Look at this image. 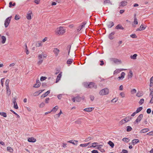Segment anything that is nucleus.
Wrapping results in <instances>:
<instances>
[{"instance_id": "4be33fe9", "label": "nucleus", "mask_w": 153, "mask_h": 153, "mask_svg": "<svg viewBox=\"0 0 153 153\" xmlns=\"http://www.w3.org/2000/svg\"><path fill=\"white\" fill-rule=\"evenodd\" d=\"M150 96H152V97H151V100L150 101V103H153V91H152L150 94H149Z\"/></svg>"}, {"instance_id": "680f3d73", "label": "nucleus", "mask_w": 153, "mask_h": 153, "mask_svg": "<svg viewBox=\"0 0 153 153\" xmlns=\"http://www.w3.org/2000/svg\"><path fill=\"white\" fill-rule=\"evenodd\" d=\"M134 23L135 25H137L138 24V22L136 18L134 19Z\"/></svg>"}, {"instance_id": "a878e982", "label": "nucleus", "mask_w": 153, "mask_h": 153, "mask_svg": "<svg viewBox=\"0 0 153 153\" xmlns=\"http://www.w3.org/2000/svg\"><path fill=\"white\" fill-rule=\"evenodd\" d=\"M58 108H59V107L58 106H57V105L55 107H54V108H53L51 110V112L52 111L53 112H54V113H55L57 110Z\"/></svg>"}, {"instance_id": "7c9ffc66", "label": "nucleus", "mask_w": 153, "mask_h": 153, "mask_svg": "<svg viewBox=\"0 0 153 153\" xmlns=\"http://www.w3.org/2000/svg\"><path fill=\"white\" fill-rule=\"evenodd\" d=\"M143 109V107L141 106L140 107L138 108L136 111V112L138 113L140 112V111H141Z\"/></svg>"}, {"instance_id": "72a5a7b5", "label": "nucleus", "mask_w": 153, "mask_h": 153, "mask_svg": "<svg viewBox=\"0 0 153 153\" xmlns=\"http://www.w3.org/2000/svg\"><path fill=\"white\" fill-rule=\"evenodd\" d=\"M122 140L124 142L128 143L129 141L130 140L128 138L125 137Z\"/></svg>"}, {"instance_id": "aec40b11", "label": "nucleus", "mask_w": 153, "mask_h": 153, "mask_svg": "<svg viewBox=\"0 0 153 153\" xmlns=\"http://www.w3.org/2000/svg\"><path fill=\"white\" fill-rule=\"evenodd\" d=\"M127 3V2L126 1H122L120 3V6L124 7L126 6Z\"/></svg>"}, {"instance_id": "f257e3e1", "label": "nucleus", "mask_w": 153, "mask_h": 153, "mask_svg": "<svg viewBox=\"0 0 153 153\" xmlns=\"http://www.w3.org/2000/svg\"><path fill=\"white\" fill-rule=\"evenodd\" d=\"M65 32V30L63 27H60L57 28L56 32V34L58 35H63Z\"/></svg>"}, {"instance_id": "423d86ee", "label": "nucleus", "mask_w": 153, "mask_h": 153, "mask_svg": "<svg viewBox=\"0 0 153 153\" xmlns=\"http://www.w3.org/2000/svg\"><path fill=\"white\" fill-rule=\"evenodd\" d=\"M143 114H140L137 117L136 120L134 122V123L135 124L136 123H137L140 122L141 120L143 117Z\"/></svg>"}, {"instance_id": "dca6fc26", "label": "nucleus", "mask_w": 153, "mask_h": 153, "mask_svg": "<svg viewBox=\"0 0 153 153\" xmlns=\"http://www.w3.org/2000/svg\"><path fill=\"white\" fill-rule=\"evenodd\" d=\"M94 109V107L86 108L84 109V111H85L91 112Z\"/></svg>"}, {"instance_id": "603ef678", "label": "nucleus", "mask_w": 153, "mask_h": 153, "mask_svg": "<svg viewBox=\"0 0 153 153\" xmlns=\"http://www.w3.org/2000/svg\"><path fill=\"white\" fill-rule=\"evenodd\" d=\"M14 106H13L14 108L16 109H18V107L17 105V102H16V103H14Z\"/></svg>"}, {"instance_id": "0e129e2a", "label": "nucleus", "mask_w": 153, "mask_h": 153, "mask_svg": "<svg viewBox=\"0 0 153 153\" xmlns=\"http://www.w3.org/2000/svg\"><path fill=\"white\" fill-rule=\"evenodd\" d=\"M90 99L91 101H93L94 99V97L92 95H90Z\"/></svg>"}, {"instance_id": "5701e85b", "label": "nucleus", "mask_w": 153, "mask_h": 153, "mask_svg": "<svg viewBox=\"0 0 153 153\" xmlns=\"http://www.w3.org/2000/svg\"><path fill=\"white\" fill-rule=\"evenodd\" d=\"M139 140L138 139H135L132 140L131 143L133 145H134L137 143H139Z\"/></svg>"}, {"instance_id": "a211bd4d", "label": "nucleus", "mask_w": 153, "mask_h": 153, "mask_svg": "<svg viewBox=\"0 0 153 153\" xmlns=\"http://www.w3.org/2000/svg\"><path fill=\"white\" fill-rule=\"evenodd\" d=\"M133 72H132V71L131 70L130 71L128 74V79H131V78L132 77V76H133Z\"/></svg>"}, {"instance_id": "473e14b6", "label": "nucleus", "mask_w": 153, "mask_h": 153, "mask_svg": "<svg viewBox=\"0 0 153 153\" xmlns=\"http://www.w3.org/2000/svg\"><path fill=\"white\" fill-rule=\"evenodd\" d=\"M7 150L10 152H13V149L11 147L9 146L7 147Z\"/></svg>"}, {"instance_id": "37998d69", "label": "nucleus", "mask_w": 153, "mask_h": 153, "mask_svg": "<svg viewBox=\"0 0 153 153\" xmlns=\"http://www.w3.org/2000/svg\"><path fill=\"white\" fill-rule=\"evenodd\" d=\"M86 24V22H83L81 25L80 26L81 28H83L84 27L85 25Z\"/></svg>"}, {"instance_id": "8fccbe9b", "label": "nucleus", "mask_w": 153, "mask_h": 153, "mask_svg": "<svg viewBox=\"0 0 153 153\" xmlns=\"http://www.w3.org/2000/svg\"><path fill=\"white\" fill-rule=\"evenodd\" d=\"M16 96L15 97H13V99L12 101L13 102V103H16Z\"/></svg>"}, {"instance_id": "e2e57ef3", "label": "nucleus", "mask_w": 153, "mask_h": 153, "mask_svg": "<svg viewBox=\"0 0 153 153\" xmlns=\"http://www.w3.org/2000/svg\"><path fill=\"white\" fill-rule=\"evenodd\" d=\"M146 112H147V113L148 114H150L151 112V109H150V108L147 109V110Z\"/></svg>"}, {"instance_id": "052dcab7", "label": "nucleus", "mask_w": 153, "mask_h": 153, "mask_svg": "<svg viewBox=\"0 0 153 153\" xmlns=\"http://www.w3.org/2000/svg\"><path fill=\"white\" fill-rule=\"evenodd\" d=\"M118 100V99H116V98H114V99H112L111 100V102H117V101Z\"/></svg>"}, {"instance_id": "39448f33", "label": "nucleus", "mask_w": 153, "mask_h": 153, "mask_svg": "<svg viewBox=\"0 0 153 153\" xmlns=\"http://www.w3.org/2000/svg\"><path fill=\"white\" fill-rule=\"evenodd\" d=\"M110 60L111 61H113L115 64H121L122 63L121 61L115 58H111Z\"/></svg>"}, {"instance_id": "bf43d9fd", "label": "nucleus", "mask_w": 153, "mask_h": 153, "mask_svg": "<svg viewBox=\"0 0 153 153\" xmlns=\"http://www.w3.org/2000/svg\"><path fill=\"white\" fill-rule=\"evenodd\" d=\"M45 104L44 102H42L39 105V107L40 108H42L44 106Z\"/></svg>"}, {"instance_id": "cd10ccee", "label": "nucleus", "mask_w": 153, "mask_h": 153, "mask_svg": "<svg viewBox=\"0 0 153 153\" xmlns=\"http://www.w3.org/2000/svg\"><path fill=\"white\" fill-rule=\"evenodd\" d=\"M73 60L72 59H69L67 61V63L68 65L71 64L73 62Z\"/></svg>"}, {"instance_id": "5fc2aeb1", "label": "nucleus", "mask_w": 153, "mask_h": 153, "mask_svg": "<svg viewBox=\"0 0 153 153\" xmlns=\"http://www.w3.org/2000/svg\"><path fill=\"white\" fill-rule=\"evenodd\" d=\"M146 134L150 136L153 135V131L148 133H147Z\"/></svg>"}, {"instance_id": "0eeeda50", "label": "nucleus", "mask_w": 153, "mask_h": 153, "mask_svg": "<svg viewBox=\"0 0 153 153\" xmlns=\"http://www.w3.org/2000/svg\"><path fill=\"white\" fill-rule=\"evenodd\" d=\"M114 25V23L112 21H109L106 24V25L109 28H111Z\"/></svg>"}, {"instance_id": "c9c22d12", "label": "nucleus", "mask_w": 153, "mask_h": 153, "mask_svg": "<svg viewBox=\"0 0 153 153\" xmlns=\"http://www.w3.org/2000/svg\"><path fill=\"white\" fill-rule=\"evenodd\" d=\"M16 3H14L13 4H12V2H10L9 3V7H11L12 6H14L15 5Z\"/></svg>"}, {"instance_id": "a18cd8bd", "label": "nucleus", "mask_w": 153, "mask_h": 153, "mask_svg": "<svg viewBox=\"0 0 153 153\" xmlns=\"http://www.w3.org/2000/svg\"><path fill=\"white\" fill-rule=\"evenodd\" d=\"M47 79V77L45 76H42L41 77L40 80L41 81H43Z\"/></svg>"}, {"instance_id": "f3484780", "label": "nucleus", "mask_w": 153, "mask_h": 153, "mask_svg": "<svg viewBox=\"0 0 153 153\" xmlns=\"http://www.w3.org/2000/svg\"><path fill=\"white\" fill-rule=\"evenodd\" d=\"M44 90H41L38 91H36L34 93V96H37L39 95L40 93L42 92Z\"/></svg>"}, {"instance_id": "7ed1b4c3", "label": "nucleus", "mask_w": 153, "mask_h": 153, "mask_svg": "<svg viewBox=\"0 0 153 153\" xmlns=\"http://www.w3.org/2000/svg\"><path fill=\"white\" fill-rule=\"evenodd\" d=\"M132 118L130 116L127 117L121 120L119 122L120 124L122 125L124 123L128 122L130 120H131Z\"/></svg>"}, {"instance_id": "a19ab883", "label": "nucleus", "mask_w": 153, "mask_h": 153, "mask_svg": "<svg viewBox=\"0 0 153 153\" xmlns=\"http://www.w3.org/2000/svg\"><path fill=\"white\" fill-rule=\"evenodd\" d=\"M132 129V128L129 126H128L127 127L126 131H130Z\"/></svg>"}, {"instance_id": "bb28decb", "label": "nucleus", "mask_w": 153, "mask_h": 153, "mask_svg": "<svg viewBox=\"0 0 153 153\" xmlns=\"http://www.w3.org/2000/svg\"><path fill=\"white\" fill-rule=\"evenodd\" d=\"M28 12L29 13L27 14V18L28 20H30L31 18V14H32V11H29Z\"/></svg>"}, {"instance_id": "774afa93", "label": "nucleus", "mask_w": 153, "mask_h": 153, "mask_svg": "<svg viewBox=\"0 0 153 153\" xmlns=\"http://www.w3.org/2000/svg\"><path fill=\"white\" fill-rule=\"evenodd\" d=\"M150 82L151 84H153V76L150 78Z\"/></svg>"}, {"instance_id": "1a4fd4ad", "label": "nucleus", "mask_w": 153, "mask_h": 153, "mask_svg": "<svg viewBox=\"0 0 153 153\" xmlns=\"http://www.w3.org/2000/svg\"><path fill=\"white\" fill-rule=\"evenodd\" d=\"M50 92V90H48L45 93L43 94H42L41 96V98H43L47 96Z\"/></svg>"}, {"instance_id": "6e6552de", "label": "nucleus", "mask_w": 153, "mask_h": 153, "mask_svg": "<svg viewBox=\"0 0 153 153\" xmlns=\"http://www.w3.org/2000/svg\"><path fill=\"white\" fill-rule=\"evenodd\" d=\"M97 85H95V84L94 83L91 82L89 83V88H97Z\"/></svg>"}, {"instance_id": "e433bc0d", "label": "nucleus", "mask_w": 153, "mask_h": 153, "mask_svg": "<svg viewBox=\"0 0 153 153\" xmlns=\"http://www.w3.org/2000/svg\"><path fill=\"white\" fill-rule=\"evenodd\" d=\"M90 143H88L85 144H82L80 145V146L81 147H86Z\"/></svg>"}, {"instance_id": "09e8293b", "label": "nucleus", "mask_w": 153, "mask_h": 153, "mask_svg": "<svg viewBox=\"0 0 153 153\" xmlns=\"http://www.w3.org/2000/svg\"><path fill=\"white\" fill-rule=\"evenodd\" d=\"M39 61L37 62V64L39 65H40L43 62V60L42 59H39Z\"/></svg>"}, {"instance_id": "69168bd1", "label": "nucleus", "mask_w": 153, "mask_h": 153, "mask_svg": "<svg viewBox=\"0 0 153 153\" xmlns=\"http://www.w3.org/2000/svg\"><path fill=\"white\" fill-rule=\"evenodd\" d=\"M50 100L49 98H47L45 99V102L46 103H48L49 102V101Z\"/></svg>"}, {"instance_id": "864d4df0", "label": "nucleus", "mask_w": 153, "mask_h": 153, "mask_svg": "<svg viewBox=\"0 0 153 153\" xmlns=\"http://www.w3.org/2000/svg\"><path fill=\"white\" fill-rule=\"evenodd\" d=\"M93 139L92 137H89L85 139V141H88Z\"/></svg>"}, {"instance_id": "9b49d317", "label": "nucleus", "mask_w": 153, "mask_h": 153, "mask_svg": "<svg viewBox=\"0 0 153 153\" xmlns=\"http://www.w3.org/2000/svg\"><path fill=\"white\" fill-rule=\"evenodd\" d=\"M115 34V32H113L111 33L110 34L108 35V38H109L111 40L113 39H114V37L113 36V35Z\"/></svg>"}, {"instance_id": "58836bf2", "label": "nucleus", "mask_w": 153, "mask_h": 153, "mask_svg": "<svg viewBox=\"0 0 153 153\" xmlns=\"http://www.w3.org/2000/svg\"><path fill=\"white\" fill-rule=\"evenodd\" d=\"M10 81V80L9 79H7L5 82V85L6 86V88L9 87V83Z\"/></svg>"}, {"instance_id": "6ab92c4d", "label": "nucleus", "mask_w": 153, "mask_h": 153, "mask_svg": "<svg viewBox=\"0 0 153 153\" xmlns=\"http://www.w3.org/2000/svg\"><path fill=\"white\" fill-rule=\"evenodd\" d=\"M149 130L148 128H145L141 130L140 133H144L147 132Z\"/></svg>"}, {"instance_id": "79ce46f5", "label": "nucleus", "mask_w": 153, "mask_h": 153, "mask_svg": "<svg viewBox=\"0 0 153 153\" xmlns=\"http://www.w3.org/2000/svg\"><path fill=\"white\" fill-rule=\"evenodd\" d=\"M120 72V70L119 69H117L115 70L114 72V74H117L119 73Z\"/></svg>"}, {"instance_id": "f704fd0d", "label": "nucleus", "mask_w": 153, "mask_h": 153, "mask_svg": "<svg viewBox=\"0 0 153 153\" xmlns=\"http://www.w3.org/2000/svg\"><path fill=\"white\" fill-rule=\"evenodd\" d=\"M137 56V55L136 54H134L133 55L131 56L130 57L131 59H136Z\"/></svg>"}, {"instance_id": "393cba45", "label": "nucleus", "mask_w": 153, "mask_h": 153, "mask_svg": "<svg viewBox=\"0 0 153 153\" xmlns=\"http://www.w3.org/2000/svg\"><path fill=\"white\" fill-rule=\"evenodd\" d=\"M61 76L62 75L61 73H59L57 77L56 83H57L60 79Z\"/></svg>"}, {"instance_id": "49530a36", "label": "nucleus", "mask_w": 153, "mask_h": 153, "mask_svg": "<svg viewBox=\"0 0 153 153\" xmlns=\"http://www.w3.org/2000/svg\"><path fill=\"white\" fill-rule=\"evenodd\" d=\"M107 3H110L111 4V3L110 1L109 0H105L104 1V4H106Z\"/></svg>"}, {"instance_id": "c03bdc74", "label": "nucleus", "mask_w": 153, "mask_h": 153, "mask_svg": "<svg viewBox=\"0 0 153 153\" xmlns=\"http://www.w3.org/2000/svg\"><path fill=\"white\" fill-rule=\"evenodd\" d=\"M10 111L13 113L14 114H15L17 116V117L18 118H19L20 117L15 112H14L12 110V109L10 110Z\"/></svg>"}, {"instance_id": "4d7b16f0", "label": "nucleus", "mask_w": 153, "mask_h": 153, "mask_svg": "<svg viewBox=\"0 0 153 153\" xmlns=\"http://www.w3.org/2000/svg\"><path fill=\"white\" fill-rule=\"evenodd\" d=\"M20 18L19 17V16L17 15H16L15 17V19L16 20H18L20 19Z\"/></svg>"}, {"instance_id": "2f4dec72", "label": "nucleus", "mask_w": 153, "mask_h": 153, "mask_svg": "<svg viewBox=\"0 0 153 153\" xmlns=\"http://www.w3.org/2000/svg\"><path fill=\"white\" fill-rule=\"evenodd\" d=\"M6 89L7 91V94L9 95L11 94L10 90L9 87H6Z\"/></svg>"}, {"instance_id": "2eb2a0df", "label": "nucleus", "mask_w": 153, "mask_h": 153, "mask_svg": "<svg viewBox=\"0 0 153 153\" xmlns=\"http://www.w3.org/2000/svg\"><path fill=\"white\" fill-rule=\"evenodd\" d=\"M146 27L143 26L142 24L140 27V28H138L136 30V31H140L143 30H144L146 27Z\"/></svg>"}, {"instance_id": "6e6d98bb", "label": "nucleus", "mask_w": 153, "mask_h": 153, "mask_svg": "<svg viewBox=\"0 0 153 153\" xmlns=\"http://www.w3.org/2000/svg\"><path fill=\"white\" fill-rule=\"evenodd\" d=\"M136 92V90L135 89H133L131 90V92L132 94H134Z\"/></svg>"}, {"instance_id": "412c9836", "label": "nucleus", "mask_w": 153, "mask_h": 153, "mask_svg": "<svg viewBox=\"0 0 153 153\" xmlns=\"http://www.w3.org/2000/svg\"><path fill=\"white\" fill-rule=\"evenodd\" d=\"M125 73L124 72H122L121 73V76L118 77V78L119 79H122L124 77V76H125Z\"/></svg>"}, {"instance_id": "de8ad7c7", "label": "nucleus", "mask_w": 153, "mask_h": 153, "mask_svg": "<svg viewBox=\"0 0 153 153\" xmlns=\"http://www.w3.org/2000/svg\"><path fill=\"white\" fill-rule=\"evenodd\" d=\"M120 95L122 98H124L125 96V94L123 92H121L120 93Z\"/></svg>"}, {"instance_id": "f03ea898", "label": "nucleus", "mask_w": 153, "mask_h": 153, "mask_svg": "<svg viewBox=\"0 0 153 153\" xmlns=\"http://www.w3.org/2000/svg\"><path fill=\"white\" fill-rule=\"evenodd\" d=\"M109 92V89L107 88H105L101 90L99 94L100 95H104L108 94Z\"/></svg>"}, {"instance_id": "20e7f679", "label": "nucleus", "mask_w": 153, "mask_h": 153, "mask_svg": "<svg viewBox=\"0 0 153 153\" xmlns=\"http://www.w3.org/2000/svg\"><path fill=\"white\" fill-rule=\"evenodd\" d=\"M11 17L12 16H11L10 17H8L5 20L4 25L5 27H7L8 26L10 21Z\"/></svg>"}, {"instance_id": "9d476101", "label": "nucleus", "mask_w": 153, "mask_h": 153, "mask_svg": "<svg viewBox=\"0 0 153 153\" xmlns=\"http://www.w3.org/2000/svg\"><path fill=\"white\" fill-rule=\"evenodd\" d=\"M53 52L55 54L56 56H57L59 52V50L56 48H55L53 50Z\"/></svg>"}, {"instance_id": "f8f14e48", "label": "nucleus", "mask_w": 153, "mask_h": 153, "mask_svg": "<svg viewBox=\"0 0 153 153\" xmlns=\"http://www.w3.org/2000/svg\"><path fill=\"white\" fill-rule=\"evenodd\" d=\"M115 29L117 30L121 29L122 30H124V28L122 26L121 24H119L117 25L115 27Z\"/></svg>"}, {"instance_id": "ddd939ff", "label": "nucleus", "mask_w": 153, "mask_h": 153, "mask_svg": "<svg viewBox=\"0 0 153 153\" xmlns=\"http://www.w3.org/2000/svg\"><path fill=\"white\" fill-rule=\"evenodd\" d=\"M40 85V82L39 80L38 79L36 80V82L33 87L34 88H38L39 87Z\"/></svg>"}, {"instance_id": "b1692460", "label": "nucleus", "mask_w": 153, "mask_h": 153, "mask_svg": "<svg viewBox=\"0 0 153 153\" xmlns=\"http://www.w3.org/2000/svg\"><path fill=\"white\" fill-rule=\"evenodd\" d=\"M75 97L76 102H79L81 101V98L79 96V95H77L76 97Z\"/></svg>"}, {"instance_id": "4468645a", "label": "nucleus", "mask_w": 153, "mask_h": 153, "mask_svg": "<svg viewBox=\"0 0 153 153\" xmlns=\"http://www.w3.org/2000/svg\"><path fill=\"white\" fill-rule=\"evenodd\" d=\"M27 140L29 142L34 143L36 141V139L33 137H29Z\"/></svg>"}, {"instance_id": "ea45409f", "label": "nucleus", "mask_w": 153, "mask_h": 153, "mask_svg": "<svg viewBox=\"0 0 153 153\" xmlns=\"http://www.w3.org/2000/svg\"><path fill=\"white\" fill-rule=\"evenodd\" d=\"M144 99H141L140 100V101L139 102V103L140 105H142L143 103L144 102Z\"/></svg>"}, {"instance_id": "c85d7f7f", "label": "nucleus", "mask_w": 153, "mask_h": 153, "mask_svg": "<svg viewBox=\"0 0 153 153\" xmlns=\"http://www.w3.org/2000/svg\"><path fill=\"white\" fill-rule=\"evenodd\" d=\"M108 144L111 147V148H113L114 146V143L112 142L111 141H109L108 143Z\"/></svg>"}, {"instance_id": "c756f323", "label": "nucleus", "mask_w": 153, "mask_h": 153, "mask_svg": "<svg viewBox=\"0 0 153 153\" xmlns=\"http://www.w3.org/2000/svg\"><path fill=\"white\" fill-rule=\"evenodd\" d=\"M1 39H2V41H1V42L2 44H4L5 43L6 40V38L5 36H1Z\"/></svg>"}, {"instance_id": "338daca9", "label": "nucleus", "mask_w": 153, "mask_h": 153, "mask_svg": "<svg viewBox=\"0 0 153 153\" xmlns=\"http://www.w3.org/2000/svg\"><path fill=\"white\" fill-rule=\"evenodd\" d=\"M92 153H98V152L97 150H94L91 151Z\"/></svg>"}, {"instance_id": "4c0bfd02", "label": "nucleus", "mask_w": 153, "mask_h": 153, "mask_svg": "<svg viewBox=\"0 0 153 153\" xmlns=\"http://www.w3.org/2000/svg\"><path fill=\"white\" fill-rule=\"evenodd\" d=\"M0 115L4 117H7V114L6 113L4 112H0Z\"/></svg>"}, {"instance_id": "13d9d810", "label": "nucleus", "mask_w": 153, "mask_h": 153, "mask_svg": "<svg viewBox=\"0 0 153 153\" xmlns=\"http://www.w3.org/2000/svg\"><path fill=\"white\" fill-rule=\"evenodd\" d=\"M130 36L132 38H137V37L135 34H133L131 35Z\"/></svg>"}, {"instance_id": "3c124183", "label": "nucleus", "mask_w": 153, "mask_h": 153, "mask_svg": "<svg viewBox=\"0 0 153 153\" xmlns=\"http://www.w3.org/2000/svg\"><path fill=\"white\" fill-rule=\"evenodd\" d=\"M84 86L87 88H89V83L87 82L85 83Z\"/></svg>"}]
</instances>
